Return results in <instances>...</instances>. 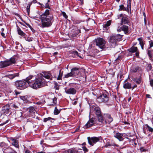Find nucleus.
Listing matches in <instances>:
<instances>
[{
    "label": "nucleus",
    "instance_id": "1",
    "mask_svg": "<svg viewBox=\"0 0 153 153\" xmlns=\"http://www.w3.org/2000/svg\"><path fill=\"white\" fill-rule=\"evenodd\" d=\"M49 14V10L47 9L41 15L40 19L42 23L41 27L42 28L49 27L52 25L53 17V15H50Z\"/></svg>",
    "mask_w": 153,
    "mask_h": 153
},
{
    "label": "nucleus",
    "instance_id": "2",
    "mask_svg": "<svg viewBox=\"0 0 153 153\" xmlns=\"http://www.w3.org/2000/svg\"><path fill=\"white\" fill-rule=\"evenodd\" d=\"M45 83V81L43 78L42 75V74H39L38 75L34 82L33 83L29 82L28 85L33 88L36 89L43 87Z\"/></svg>",
    "mask_w": 153,
    "mask_h": 153
},
{
    "label": "nucleus",
    "instance_id": "3",
    "mask_svg": "<svg viewBox=\"0 0 153 153\" xmlns=\"http://www.w3.org/2000/svg\"><path fill=\"white\" fill-rule=\"evenodd\" d=\"M122 35L120 34L117 35H112L109 37V42L111 45L112 47H114L117 42L121 40Z\"/></svg>",
    "mask_w": 153,
    "mask_h": 153
},
{
    "label": "nucleus",
    "instance_id": "4",
    "mask_svg": "<svg viewBox=\"0 0 153 153\" xmlns=\"http://www.w3.org/2000/svg\"><path fill=\"white\" fill-rule=\"evenodd\" d=\"M17 56H14L9 60L0 62V68L6 67L8 66L12 65L16 63Z\"/></svg>",
    "mask_w": 153,
    "mask_h": 153
},
{
    "label": "nucleus",
    "instance_id": "5",
    "mask_svg": "<svg viewBox=\"0 0 153 153\" xmlns=\"http://www.w3.org/2000/svg\"><path fill=\"white\" fill-rule=\"evenodd\" d=\"M91 108L94 111V112L97 117L99 122L102 123L104 120L101 114L100 108L99 107L95 105H92Z\"/></svg>",
    "mask_w": 153,
    "mask_h": 153
},
{
    "label": "nucleus",
    "instance_id": "6",
    "mask_svg": "<svg viewBox=\"0 0 153 153\" xmlns=\"http://www.w3.org/2000/svg\"><path fill=\"white\" fill-rule=\"evenodd\" d=\"M96 45L99 48L101 49V51L102 49H104L105 48V41L101 38H98L95 40Z\"/></svg>",
    "mask_w": 153,
    "mask_h": 153
},
{
    "label": "nucleus",
    "instance_id": "7",
    "mask_svg": "<svg viewBox=\"0 0 153 153\" xmlns=\"http://www.w3.org/2000/svg\"><path fill=\"white\" fill-rule=\"evenodd\" d=\"M109 96L107 93H104L97 98V100L100 102H106L109 100Z\"/></svg>",
    "mask_w": 153,
    "mask_h": 153
},
{
    "label": "nucleus",
    "instance_id": "8",
    "mask_svg": "<svg viewBox=\"0 0 153 153\" xmlns=\"http://www.w3.org/2000/svg\"><path fill=\"white\" fill-rule=\"evenodd\" d=\"M15 85L17 88L21 89L26 88L28 85L26 82L22 80L16 81L15 83Z\"/></svg>",
    "mask_w": 153,
    "mask_h": 153
},
{
    "label": "nucleus",
    "instance_id": "9",
    "mask_svg": "<svg viewBox=\"0 0 153 153\" xmlns=\"http://www.w3.org/2000/svg\"><path fill=\"white\" fill-rule=\"evenodd\" d=\"M114 137L118 139L120 141H123L124 137H126L127 136L125 133H120L118 132L114 134Z\"/></svg>",
    "mask_w": 153,
    "mask_h": 153
},
{
    "label": "nucleus",
    "instance_id": "10",
    "mask_svg": "<svg viewBox=\"0 0 153 153\" xmlns=\"http://www.w3.org/2000/svg\"><path fill=\"white\" fill-rule=\"evenodd\" d=\"M88 139L89 144L93 146L94 144L95 143L100 140V138L96 137H92L91 138L88 137Z\"/></svg>",
    "mask_w": 153,
    "mask_h": 153
},
{
    "label": "nucleus",
    "instance_id": "11",
    "mask_svg": "<svg viewBox=\"0 0 153 153\" xmlns=\"http://www.w3.org/2000/svg\"><path fill=\"white\" fill-rule=\"evenodd\" d=\"M82 151L80 149H78L75 148L69 149L65 151V153H82Z\"/></svg>",
    "mask_w": 153,
    "mask_h": 153
},
{
    "label": "nucleus",
    "instance_id": "12",
    "mask_svg": "<svg viewBox=\"0 0 153 153\" xmlns=\"http://www.w3.org/2000/svg\"><path fill=\"white\" fill-rule=\"evenodd\" d=\"M121 30L123 31L125 34H128L129 33L128 27L127 26L123 25L121 27H118L117 29V31L118 32H120Z\"/></svg>",
    "mask_w": 153,
    "mask_h": 153
},
{
    "label": "nucleus",
    "instance_id": "13",
    "mask_svg": "<svg viewBox=\"0 0 153 153\" xmlns=\"http://www.w3.org/2000/svg\"><path fill=\"white\" fill-rule=\"evenodd\" d=\"M43 76V77H45V78L52 80L53 78V76L50 72H45L43 73V74H42Z\"/></svg>",
    "mask_w": 153,
    "mask_h": 153
},
{
    "label": "nucleus",
    "instance_id": "14",
    "mask_svg": "<svg viewBox=\"0 0 153 153\" xmlns=\"http://www.w3.org/2000/svg\"><path fill=\"white\" fill-rule=\"evenodd\" d=\"M104 116L105 118V122L106 123L109 124L112 121L113 119L110 114H104Z\"/></svg>",
    "mask_w": 153,
    "mask_h": 153
},
{
    "label": "nucleus",
    "instance_id": "15",
    "mask_svg": "<svg viewBox=\"0 0 153 153\" xmlns=\"http://www.w3.org/2000/svg\"><path fill=\"white\" fill-rule=\"evenodd\" d=\"M65 92L67 94H75L76 92V90L73 88H70L65 90Z\"/></svg>",
    "mask_w": 153,
    "mask_h": 153
},
{
    "label": "nucleus",
    "instance_id": "16",
    "mask_svg": "<svg viewBox=\"0 0 153 153\" xmlns=\"http://www.w3.org/2000/svg\"><path fill=\"white\" fill-rule=\"evenodd\" d=\"M95 119L92 118L90 119L87 123L85 125L86 128H89L95 124Z\"/></svg>",
    "mask_w": 153,
    "mask_h": 153
},
{
    "label": "nucleus",
    "instance_id": "17",
    "mask_svg": "<svg viewBox=\"0 0 153 153\" xmlns=\"http://www.w3.org/2000/svg\"><path fill=\"white\" fill-rule=\"evenodd\" d=\"M79 69L77 68H72L71 70V71L72 73L73 77H75L79 73Z\"/></svg>",
    "mask_w": 153,
    "mask_h": 153
},
{
    "label": "nucleus",
    "instance_id": "18",
    "mask_svg": "<svg viewBox=\"0 0 153 153\" xmlns=\"http://www.w3.org/2000/svg\"><path fill=\"white\" fill-rule=\"evenodd\" d=\"M111 24V21H108L106 23L103 24V30H107L109 28V26Z\"/></svg>",
    "mask_w": 153,
    "mask_h": 153
},
{
    "label": "nucleus",
    "instance_id": "19",
    "mask_svg": "<svg viewBox=\"0 0 153 153\" xmlns=\"http://www.w3.org/2000/svg\"><path fill=\"white\" fill-rule=\"evenodd\" d=\"M17 30L19 35L22 36H25L26 34L21 30L20 28L17 25L16 26Z\"/></svg>",
    "mask_w": 153,
    "mask_h": 153
},
{
    "label": "nucleus",
    "instance_id": "20",
    "mask_svg": "<svg viewBox=\"0 0 153 153\" xmlns=\"http://www.w3.org/2000/svg\"><path fill=\"white\" fill-rule=\"evenodd\" d=\"M129 22L128 18L126 17H123L121 19V25L123 23L124 24H128Z\"/></svg>",
    "mask_w": 153,
    "mask_h": 153
},
{
    "label": "nucleus",
    "instance_id": "21",
    "mask_svg": "<svg viewBox=\"0 0 153 153\" xmlns=\"http://www.w3.org/2000/svg\"><path fill=\"white\" fill-rule=\"evenodd\" d=\"M81 33V30L80 29H77L71 35V36L73 38L76 37V36L79 33Z\"/></svg>",
    "mask_w": 153,
    "mask_h": 153
},
{
    "label": "nucleus",
    "instance_id": "22",
    "mask_svg": "<svg viewBox=\"0 0 153 153\" xmlns=\"http://www.w3.org/2000/svg\"><path fill=\"white\" fill-rule=\"evenodd\" d=\"M12 141L13 142L12 143V144L16 147L18 148L19 147V145L18 144V141L15 139H13Z\"/></svg>",
    "mask_w": 153,
    "mask_h": 153
},
{
    "label": "nucleus",
    "instance_id": "23",
    "mask_svg": "<svg viewBox=\"0 0 153 153\" xmlns=\"http://www.w3.org/2000/svg\"><path fill=\"white\" fill-rule=\"evenodd\" d=\"M123 88L125 89H130L131 88V84L128 82H127L124 84Z\"/></svg>",
    "mask_w": 153,
    "mask_h": 153
},
{
    "label": "nucleus",
    "instance_id": "24",
    "mask_svg": "<svg viewBox=\"0 0 153 153\" xmlns=\"http://www.w3.org/2000/svg\"><path fill=\"white\" fill-rule=\"evenodd\" d=\"M10 108L9 105H7L3 107V111L5 113H8L10 110Z\"/></svg>",
    "mask_w": 153,
    "mask_h": 153
},
{
    "label": "nucleus",
    "instance_id": "25",
    "mask_svg": "<svg viewBox=\"0 0 153 153\" xmlns=\"http://www.w3.org/2000/svg\"><path fill=\"white\" fill-rule=\"evenodd\" d=\"M120 8L119 9V10H124V11H128V7L127 6L126 7H125L123 4H122L119 6Z\"/></svg>",
    "mask_w": 153,
    "mask_h": 153
},
{
    "label": "nucleus",
    "instance_id": "26",
    "mask_svg": "<svg viewBox=\"0 0 153 153\" xmlns=\"http://www.w3.org/2000/svg\"><path fill=\"white\" fill-rule=\"evenodd\" d=\"M20 98L24 101V102L26 103L28 102V98L27 96H20Z\"/></svg>",
    "mask_w": 153,
    "mask_h": 153
},
{
    "label": "nucleus",
    "instance_id": "27",
    "mask_svg": "<svg viewBox=\"0 0 153 153\" xmlns=\"http://www.w3.org/2000/svg\"><path fill=\"white\" fill-rule=\"evenodd\" d=\"M137 50V48L136 47H131L128 50L129 52L134 53L136 52Z\"/></svg>",
    "mask_w": 153,
    "mask_h": 153
},
{
    "label": "nucleus",
    "instance_id": "28",
    "mask_svg": "<svg viewBox=\"0 0 153 153\" xmlns=\"http://www.w3.org/2000/svg\"><path fill=\"white\" fill-rule=\"evenodd\" d=\"M19 75V73H16L13 74L9 75H8V77L11 79H12L15 77L18 76Z\"/></svg>",
    "mask_w": 153,
    "mask_h": 153
},
{
    "label": "nucleus",
    "instance_id": "29",
    "mask_svg": "<svg viewBox=\"0 0 153 153\" xmlns=\"http://www.w3.org/2000/svg\"><path fill=\"white\" fill-rule=\"evenodd\" d=\"M133 80L138 84H140L141 82V79L140 78H135L133 79Z\"/></svg>",
    "mask_w": 153,
    "mask_h": 153
},
{
    "label": "nucleus",
    "instance_id": "30",
    "mask_svg": "<svg viewBox=\"0 0 153 153\" xmlns=\"http://www.w3.org/2000/svg\"><path fill=\"white\" fill-rule=\"evenodd\" d=\"M63 71H62V70L60 69L59 71V74L57 78V79L58 80H60L61 79L62 77L63 74Z\"/></svg>",
    "mask_w": 153,
    "mask_h": 153
},
{
    "label": "nucleus",
    "instance_id": "31",
    "mask_svg": "<svg viewBox=\"0 0 153 153\" xmlns=\"http://www.w3.org/2000/svg\"><path fill=\"white\" fill-rule=\"evenodd\" d=\"M70 77H74L71 71L70 73H68L64 75V78H67Z\"/></svg>",
    "mask_w": 153,
    "mask_h": 153
},
{
    "label": "nucleus",
    "instance_id": "32",
    "mask_svg": "<svg viewBox=\"0 0 153 153\" xmlns=\"http://www.w3.org/2000/svg\"><path fill=\"white\" fill-rule=\"evenodd\" d=\"M7 153H17V152L13 150L11 148H8L7 149Z\"/></svg>",
    "mask_w": 153,
    "mask_h": 153
},
{
    "label": "nucleus",
    "instance_id": "33",
    "mask_svg": "<svg viewBox=\"0 0 153 153\" xmlns=\"http://www.w3.org/2000/svg\"><path fill=\"white\" fill-rule=\"evenodd\" d=\"M32 76H30L26 79L25 80V81L26 82L27 85H28L29 82H31L29 81L32 78Z\"/></svg>",
    "mask_w": 153,
    "mask_h": 153
},
{
    "label": "nucleus",
    "instance_id": "34",
    "mask_svg": "<svg viewBox=\"0 0 153 153\" xmlns=\"http://www.w3.org/2000/svg\"><path fill=\"white\" fill-rule=\"evenodd\" d=\"M145 126H146V129L149 131L151 132L153 131V128L150 127L148 124H146Z\"/></svg>",
    "mask_w": 153,
    "mask_h": 153
},
{
    "label": "nucleus",
    "instance_id": "35",
    "mask_svg": "<svg viewBox=\"0 0 153 153\" xmlns=\"http://www.w3.org/2000/svg\"><path fill=\"white\" fill-rule=\"evenodd\" d=\"M60 112V110L57 109L56 107H55L54 111V114L55 115L58 114Z\"/></svg>",
    "mask_w": 153,
    "mask_h": 153
},
{
    "label": "nucleus",
    "instance_id": "36",
    "mask_svg": "<svg viewBox=\"0 0 153 153\" xmlns=\"http://www.w3.org/2000/svg\"><path fill=\"white\" fill-rule=\"evenodd\" d=\"M148 54L150 59L152 60L153 57L151 54V51L150 50H149L148 51Z\"/></svg>",
    "mask_w": 153,
    "mask_h": 153
},
{
    "label": "nucleus",
    "instance_id": "37",
    "mask_svg": "<svg viewBox=\"0 0 153 153\" xmlns=\"http://www.w3.org/2000/svg\"><path fill=\"white\" fill-rule=\"evenodd\" d=\"M31 5V3L28 4L27 6V10L28 13L29 14L30 11V7Z\"/></svg>",
    "mask_w": 153,
    "mask_h": 153
},
{
    "label": "nucleus",
    "instance_id": "38",
    "mask_svg": "<svg viewBox=\"0 0 153 153\" xmlns=\"http://www.w3.org/2000/svg\"><path fill=\"white\" fill-rule=\"evenodd\" d=\"M131 0H128L127 6L128 7H129L131 9Z\"/></svg>",
    "mask_w": 153,
    "mask_h": 153
},
{
    "label": "nucleus",
    "instance_id": "39",
    "mask_svg": "<svg viewBox=\"0 0 153 153\" xmlns=\"http://www.w3.org/2000/svg\"><path fill=\"white\" fill-rule=\"evenodd\" d=\"M138 40L139 42V44L140 45V46L142 45H144V43H143V40L141 38H139L138 39Z\"/></svg>",
    "mask_w": 153,
    "mask_h": 153
},
{
    "label": "nucleus",
    "instance_id": "40",
    "mask_svg": "<svg viewBox=\"0 0 153 153\" xmlns=\"http://www.w3.org/2000/svg\"><path fill=\"white\" fill-rule=\"evenodd\" d=\"M54 120V119L53 118H52L51 117H48V118H45L44 119V122H46L47 121L49 120Z\"/></svg>",
    "mask_w": 153,
    "mask_h": 153
},
{
    "label": "nucleus",
    "instance_id": "41",
    "mask_svg": "<svg viewBox=\"0 0 153 153\" xmlns=\"http://www.w3.org/2000/svg\"><path fill=\"white\" fill-rule=\"evenodd\" d=\"M82 148L84 152V153H86L87 152H88V150L86 148V147H82Z\"/></svg>",
    "mask_w": 153,
    "mask_h": 153
},
{
    "label": "nucleus",
    "instance_id": "42",
    "mask_svg": "<svg viewBox=\"0 0 153 153\" xmlns=\"http://www.w3.org/2000/svg\"><path fill=\"white\" fill-rule=\"evenodd\" d=\"M47 1L46 2H45V7L47 8H48L49 7V5L48 4V3L50 1V0H46Z\"/></svg>",
    "mask_w": 153,
    "mask_h": 153
},
{
    "label": "nucleus",
    "instance_id": "43",
    "mask_svg": "<svg viewBox=\"0 0 153 153\" xmlns=\"http://www.w3.org/2000/svg\"><path fill=\"white\" fill-rule=\"evenodd\" d=\"M22 21L24 22L26 25H27L28 27H29L30 28H31V26L28 23H27L25 21H24L23 19H21Z\"/></svg>",
    "mask_w": 153,
    "mask_h": 153
},
{
    "label": "nucleus",
    "instance_id": "44",
    "mask_svg": "<svg viewBox=\"0 0 153 153\" xmlns=\"http://www.w3.org/2000/svg\"><path fill=\"white\" fill-rule=\"evenodd\" d=\"M150 42V47L149 49L151 48L152 47H153V41H151Z\"/></svg>",
    "mask_w": 153,
    "mask_h": 153
},
{
    "label": "nucleus",
    "instance_id": "45",
    "mask_svg": "<svg viewBox=\"0 0 153 153\" xmlns=\"http://www.w3.org/2000/svg\"><path fill=\"white\" fill-rule=\"evenodd\" d=\"M150 84L152 87L153 86V79L150 78Z\"/></svg>",
    "mask_w": 153,
    "mask_h": 153
},
{
    "label": "nucleus",
    "instance_id": "46",
    "mask_svg": "<svg viewBox=\"0 0 153 153\" xmlns=\"http://www.w3.org/2000/svg\"><path fill=\"white\" fill-rule=\"evenodd\" d=\"M53 101V102L54 104H55L56 102V97L54 98L53 99H52Z\"/></svg>",
    "mask_w": 153,
    "mask_h": 153
},
{
    "label": "nucleus",
    "instance_id": "47",
    "mask_svg": "<svg viewBox=\"0 0 153 153\" xmlns=\"http://www.w3.org/2000/svg\"><path fill=\"white\" fill-rule=\"evenodd\" d=\"M139 68L138 67H137L135 68L132 71L134 72H137L138 70H139Z\"/></svg>",
    "mask_w": 153,
    "mask_h": 153
},
{
    "label": "nucleus",
    "instance_id": "48",
    "mask_svg": "<svg viewBox=\"0 0 153 153\" xmlns=\"http://www.w3.org/2000/svg\"><path fill=\"white\" fill-rule=\"evenodd\" d=\"M73 53L74 54L78 56L79 57H80V58H81V57L80 56H79V55L78 54H79L76 51H73Z\"/></svg>",
    "mask_w": 153,
    "mask_h": 153
},
{
    "label": "nucleus",
    "instance_id": "49",
    "mask_svg": "<svg viewBox=\"0 0 153 153\" xmlns=\"http://www.w3.org/2000/svg\"><path fill=\"white\" fill-rule=\"evenodd\" d=\"M140 149L141 152H146V149H144L143 147L140 148Z\"/></svg>",
    "mask_w": 153,
    "mask_h": 153
},
{
    "label": "nucleus",
    "instance_id": "50",
    "mask_svg": "<svg viewBox=\"0 0 153 153\" xmlns=\"http://www.w3.org/2000/svg\"><path fill=\"white\" fill-rule=\"evenodd\" d=\"M62 14L64 17H65L66 19L68 17V16L66 15V14L65 12H62Z\"/></svg>",
    "mask_w": 153,
    "mask_h": 153
},
{
    "label": "nucleus",
    "instance_id": "51",
    "mask_svg": "<svg viewBox=\"0 0 153 153\" xmlns=\"http://www.w3.org/2000/svg\"><path fill=\"white\" fill-rule=\"evenodd\" d=\"M30 111H33V110H34V108H33L32 107H30Z\"/></svg>",
    "mask_w": 153,
    "mask_h": 153
},
{
    "label": "nucleus",
    "instance_id": "52",
    "mask_svg": "<svg viewBox=\"0 0 153 153\" xmlns=\"http://www.w3.org/2000/svg\"><path fill=\"white\" fill-rule=\"evenodd\" d=\"M110 146H116L117 147V146H118V145L116 144L115 143H114L113 144H111L110 145Z\"/></svg>",
    "mask_w": 153,
    "mask_h": 153
},
{
    "label": "nucleus",
    "instance_id": "53",
    "mask_svg": "<svg viewBox=\"0 0 153 153\" xmlns=\"http://www.w3.org/2000/svg\"><path fill=\"white\" fill-rule=\"evenodd\" d=\"M137 85L135 84L134 86L131 87V88H132V90L134 89V88L137 87Z\"/></svg>",
    "mask_w": 153,
    "mask_h": 153
},
{
    "label": "nucleus",
    "instance_id": "54",
    "mask_svg": "<svg viewBox=\"0 0 153 153\" xmlns=\"http://www.w3.org/2000/svg\"><path fill=\"white\" fill-rule=\"evenodd\" d=\"M121 59V56H119L115 60V61H117L118 60H120Z\"/></svg>",
    "mask_w": 153,
    "mask_h": 153
},
{
    "label": "nucleus",
    "instance_id": "55",
    "mask_svg": "<svg viewBox=\"0 0 153 153\" xmlns=\"http://www.w3.org/2000/svg\"><path fill=\"white\" fill-rule=\"evenodd\" d=\"M30 29L31 30V31L33 32V33H35V30L33 29V28L31 27V28H30Z\"/></svg>",
    "mask_w": 153,
    "mask_h": 153
},
{
    "label": "nucleus",
    "instance_id": "56",
    "mask_svg": "<svg viewBox=\"0 0 153 153\" xmlns=\"http://www.w3.org/2000/svg\"><path fill=\"white\" fill-rule=\"evenodd\" d=\"M77 103V101H75L72 104L73 105H75Z\"/></svg>",
    "mask_w": 153,
    "mask_h": 153
},
{
    "label": "nucleus",
    "instance_id": "57",
    "mask_svg": "<svg viewBox=\"0 0 153 153\" xmlns=\"http://www.w3.org/2000/svg\"><path fill=\"white\" fill-rule=\"evenodd\" d=\"M19 24H20L21 25H22V26H24V27H26V26H25L24 25V24L23 23H22V22H19Z\"/></svg>",
    "mask_w": 153,
    "mask_h": 153
},
{
    "label": "nucleus",
    "instance_id": "58",
    "mask_svg": "<svg viewBox=\"0 0 153 153\" xmlns=\"http://www.w3.org/2000/svg\"><path fill=\"white\" fill-rule=\"evenodd\" d=\"M136 53H135V54H136V56H139V53L138 52H137V51H136Z\"/></svg>",
    "mask_w": 153,
    "mask_h": 153
},
{
    "label": "nucleus",
    "instance_id": "59",
    "mask_svg": "<svg viewBox=\"0 0 153 153\" xmlns=\"http://www.w3.org/2000/svg\"><path fill=\"white\" fill-rule=\"evenodd\" d=\"M146 96L147 98H151V97H150V95L149 94H146Z\"/></svg>",
    "mask_w": 153,
    "mask_h": 153
},
{
    "label": "nucleus",
    "instance_id": "60",
    "mask_svg": "<svg viewBox=\"0 0 153 153\" xmlns=\"http://www.w3.org/2000/svg\"><path fill=\"white\" fill-rule=\"evenodd\" d=\"M25 153H30V151L28 150H26L25 152Z\"/></svg>",
    "mask_w": 153,
    "mask_h": 153
},
{
    "label": "nucleus",
    "instance_id": "61",
    "mask_svg": "<svg viewBox=\"0 0 153 153\" xmlns=\"http://www.w3.org/2000/svg\"><path fill=\"white\" fill-rule=\"evenodd\" d=\"M123 15V14H120V15H118V18H119L120 17H121Z\"/></svg>",
    "mask_w": 153,
    "mask_h": 153
},
{
    "label": "nucleus",
    "instance_id": "62",
    "mask_svg": "<svg viewBox=\"0 0 153 153\" xmlns=\"http://www.w3.org/2000/svg\"><path fill=\"white\" fill-rule=\"evenodd\" d=\"M1 34L2 36L4 37H5V34L4 33H1Z\"/></svg>",
    "mask_w": 153,
    "mask_h": 153
},
{
    "label": "nucleus",
    "instance_id": "63",
    "mask_svg": "<svg viewBox=\"0 0 153 153\" xmlns=\"http://www.w3.org/2000/svg\"><path fill=\"white\" fill-rule=\"evenodd\" d=\"M36 0H33L32 1V3H36Z\"/></svg>",
    "mask_w": 153,
    "mask_h": 153
},
{
    "label": "nucleus",
    "instance_id": "64",
    "mask_svg": "<svg viewBox=\"0 0 153 153\" xmlns=\"http://www.w3.org/2000/svg\"><path fill=\"white\" fill-rule=\"evenodd\" d=\"M8 122V120H7L6 121V122L4 123L3 124H2L1 125H3L4 124H5L6 123H7Z\"/></svg>",
    "mask_w": 153,
    "mask_h": 153
}]
</instances>
